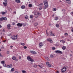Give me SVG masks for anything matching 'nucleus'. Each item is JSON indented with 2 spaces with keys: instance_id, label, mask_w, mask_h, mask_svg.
<instances>
[{
  "instance_id": "f257e3e1",
  "label": "nucleus",
  "mask_w": 73,
  "mask_h": 73,
  "mask_svg": "<svg viewBox=\"0 0 73 73\" xmlns=\"http://www.w3.org/2000/svg\"><path fill=\"white\" fill-rule=\"evenodd\" d=\"M27 58L29 61H31V62H33V61H34V60L33 59H32V58L29 56H27Z\"/></svg>"
},
{
  "instance_id": "f03ea898",
  "label": "nucleus",
  "mask_w": 73,
  "mask_h": 73,
  "mask_svg": "<svg viewBox=\"0 0 73 73\" xmlns=\"http://www.w3.org/2000/svg\"><path fill=\"white\" fill-rule=\"evenodd\" d=\"M68 69V66H65L62 69V72H64L66 71V69Z\"/></svg>"
},
{
  "instance_id": "7ed1b4c3",
  "label": "nucleus",
  "mask_w": 73,
  "mask_h": 73,
  "mask_svg": "<svg viewBox=\"0 0 73 73\" xmlns=\"http://www.w3.org/2000/svg\"><path fill=\"white\" fill-rule=\"evenodd\" d=\"M44 5L46 7H48V3L47 1H45L44 2Z\"/></svg>"
},
{
  "instance_id": "20e7f679",
  "label": "nucleus",
  "mask_w": 73,
  "mask_h": 73,
  "mask_svg": "<svg viewBox=\"0 0 73 73\" xmlns=\"http://www.w3.org/2000/svg\"><path fill=\"white\" fill-rule=\"evenodd\" d=\"M11 38L12 40H16V39L17 38V35H16V36H12Z\"/></svg>"
},
{
  "instance_id": "39448f33",
  "label": "nucleus",
  "mask_w": 73,
  "mask_h": 73,
  "mask_svg": "<svg viewBox=\"0 0 73 73\" xmlns=\"http://www.w3.org/2000/svg\"><path fill=\"white\" fill-rule=\"evenodd\" d=\"M55 53H60V54H62V52L61 51L57 50L55 51Z\"/></svg>"
},
{
  "instance_id": "423d86ee",
  "label": "nucleus",
  "mask_w": 73,
  "mask_h": 73,
  "mask_svg": "<svg viewBox=\"0 0 73 73\" xmlns=\"http://www.w3.org/2000/svg\"><path fill=\"white\" fill-rule=\"evenodd\" d=\"M43 45H44V44L42 42L39 43V46L40 48H41V47L43 46Z\"/></svg>"
},
{
  "instance_id": "0eeeda50",
  "label": "nucleus",
  "mask_w": 73,
  "mask_h": 73,
  "mask_svg": "<svg viewBox=\"0 0 73 73\" xmlns=\"http://www.w3.org/2000/svg\"><path fill=\"white\" fill-rule=\"evenodd\" d=\"M30 52L31 53H32V54H36V52L34 51H30Z\"/></svg>"
},
{
  "instance_id": "6e6552de",
  "label": "nucleus",
  "mask_w": 73,
  "mask_h": 73,
  "mask_svg": "<svg viewBox=\"0 0 73 73\" xmlns=\"http://www.w3.org/2000/svg\"><path fill=\"white\" fill-rule=\"evenodd\" d=\"M17 25L18 27H21L22 26H23V24L22 23H19L17 24Z\"/></svg>"
},
{
  "instance_id": "1a4fd4ad",
  "label": "nucleus",
  "mask_w": 73,
  "mask_h": 73,
  "mask_svg": "<svg viewBox=\"0 0 73 73\" xmlns=\"http://www.w3.org/2000/svg\"><path fill=\"white\" fill-rule=\"evenodd\" d=\"M46 64L47 65V66H48V67H51V66L50 65V64H49V62H46Z\"/></svg>"
},
{
  "instance_id": "9d476101",
  "label": "nucleus",
  "mask_w": 73,
  "mask_h": 73,
  "mask_svg": "<svg viewBox=\"0 0 73 73\" xmlns=\"http://www.w3.org/2000/svg\"><path fill=\"white\" fill-rule=\"evenodd\" d=\"M13 65L12 64H10L7 66V68H12Z\"/></svg>"
},
{
  "instance_id": "9b49d317",
  "label": "nucleus",
  "mask_w": 73,
  "mask_h": 73,
  "mask_svg": "<svg viewBox=\"0 0 73 73\" xmlns=\"http://www.w3.org/2000/svg\"><path fill=\"white\" fill-rule=\"evenodd\" d=\"M1 14L2 15H5V14H6V12L3 11L1 12Z\"/></svg>"
},
{
  "instance_id": "f8f14e48",
  "label": "nucleus",
  "mask_w": 73,
  "mask_h": 73,
  "mask_svg": "<svg viewBox=\"0 0 73 73\" xmlns=\"http://www.w3.org/2000/svg\"><path fill=\"white\" fill-rule=\"evenodd\" d=\"M47 40L48 41H50V42L51 43H52V42H53V40L51 39H47Z\"/></svg>"
},
{
  "instance_id": "ddd939ff",
  "label": "nucleus",
  "mask_w": 73,
  "mask_h": 73,
  "mask_svg": "<svg viewBox=\"0 0 73 73\" xmlns=\"http://www.w3.org/2000/svg\"><path fill=\"white\" fill-rule=\"evenodd\" d=\"M3 4L5 6H6V5H7V3L6 2H3Z\"/></svg>"
},
{
  "instance_id": "4468645a",
  "label": "nucleus",
  "mask_w": 73,
  "mask_h": 73,
  "mask_svg": "<svg viewBox=\"0 0 73 73\" xmlns=\"http://www.w3.org/2000/svg\"><path fill=\"white\" fill-rule=\"evenodd\" d=\"M7 27L8 29H10V27H11V25L9 24L7 26Z\"/></svg>"
},
{
  "instance_id": "2eb2a0df",
  "label": "nucleus",
  "mask_w": 73,
  "mask_h": 73,
  "mask_svg": "<svg viewBox=\"0 0 73 73\" xmlns=\"http://www.w3.org/2000/svg\"><path fill=\"white\" fill-rule=\"evenodd\" d=\"M42 6H43V3H42L38 5V7H42Z\"/></svg>"
},
{
  "instance_id": "dca6fc26",
  "label": "nucleus",
  "mask_w": 73,
  "mask_h": 73,
  "mask_svg": "<svg viewBox=\"0 0 73 73\" xmlns=\"http://www.w3.org/2000/svg\"><path fill=\"white\" fill-rule=\"evenodd\" d=\"M15 1L17 3H20V0H16Z\"/></svg>"
},
{
  "instance_id": "f3484780",
  "label": "nucleus",
  "mask_w": 73,
  "mask_h": 73,
  "mask_svg": "<svg viewBox=\"0 0 73 73\" xmlns=\"http://www.w3.org/2000/svg\"><path fill=\"white\" fill-rule=\"evenodd\" d=\"M60 42H63V43H65V42L64 40H60Z\"/></svg>"
},
{
  "instance_id": "a211bd4d",
  "label": "nucleus",
  "mask_w": 73,
  "mask_h": 73,
  "mask_svg": "<svg viewBox=\"0 0 73 73\" xmlns=\"http://www.w3.org/2000/svg\"><path fill=\"white\" fill-rule=\"evenodd\" d=\"M34 15H35L36 18H37V17H38V15L37 14H35Z\"/></svg>"
},
{
  "instance_id": "6ab92c4d",
  "label": "nucleus",
  "mask_w": 73,
  "mask_h": 73,
  "mask_svg": "<svg viewBox=\"0 0 73 73\" xmlns=\"http://www.w3.org/2000/svg\"><path fill=\"white\" fill-rule=\"evenodd\" d=\"M50 56L51 58H53L54 57V55H52V54H51Z\"/></svg>"
},
{
  "instance_id": "aec40b11",
  "label": "nucleus",
  "mask_w": 73,
  "mask_h": 73,
  "mask_svg": "<svg viewBox=\"0 0 73 73\" xmlns=\"http://www.w3.org/2000/svg\"><path fill=\"white\" fill-rule=\"evenodd\" d=\"M21 8L22 9H24L25 8V6L24 5H22L21 6Z\"/></svg>"
},
{
  "instance_id": "412c9836",
  "label": "nucleus",
  "mask_w": 73,
  "mask_h": 73,
  "mask_svg": "<svg viewBox=\"0 0 73 73\" xmlns=\"http://www.w3.org/2000/svg\"><path fill=\"white\" fill-rule=\"evenodd\" d=\"M62 49L63 50H65V49H66V46H63L62 47Z\"/></svg>"
},
{
  "instance_id": "4be33fe9",
  "label": "nucleus",
  "mask_w": 73,
  "mask_h": 73,
  "mask_svg": "<svg viewBox=\"0 0 73 73\" xmlns=\"http://www.w3.org/2000/svg\"><path fill=\"white\" fill-rule=\"evenodd\" d=\"M56 27H57V28H58V27H59V24H56Z\"/></svg>"
},
{
  "instance_id": "5701e85b",
  "label": "nucleus",
  "mask_w": 73,
  "mask_h": 73,
  "mask_svg": "<svg viewBox=\"0 0 73 73\" xmlns=\"http://www.w3.org/2000/svg\"><path fill=\"white\" fill-rule=\"evenodd\" d=\"M52 34H53V32H52V31H51L50 33V36H52Z\"/></svg>"
},
{
  "instance_id": "b1692460",
  "label": "nucleus",
  "mask_w": 73,
  "mask_h": 73,
  "mask_svg": "<svg viewBox=\"0 0 73 73\" xmlns=\"http://www.w3.org/2000/svg\"><path fill=\"white\" fill-rule=\"evenodd\" d=\"M3 20H7V18L6 17H3Z\"/></svg>"
},
{
  "instance_id": "393cba45",
  "label": "nucleus",
  "mask_w": 73,
  "mask_h": 73,
  "mask_svg": "<svg viewBox=\"0 0 73 73\" xmlns=\"http://www.w3.org/2000/svg\"><path fill=\"white\" fill-rule=\"evenodd\" d=\"M30 18L31 19H33V16L32 15H30Z\"/></svg>"
},
{
  "instance_id": "a878e982",
  "label": "nucleus",
  "mask_w": 73,
  "mask_h": 73,
  "mask_svg": "<svg viewBox=\"0 0 73 73\" xmlns=\"http://www.w3.org/2000/svg\"><path fill=\"white\" fill-rule=\"evenodd\" d=\"M34 25H35V27H37V25H38V23H35Z\"/></svg>"
},
{
  "instance_id": "bb28decb",
  "label": "nucleus",
  "mask_w": 73,
  "mask_h": 73,
  "mask_svg": "<svg viewBox=\"0 0 73 73\" xmlns=\"http://www.w3.org/2000/svg\"><path fill=\"white\" fill-rule=\"evenodd\" d=\"M21 45H23V46H24V45H25V43H21Z\"/></svg>"
},
{
  "instance_id": "cd10ccee",
  "label": "nucleus",
  "mask_w": 73,
  "mask_h": 73,
  "mask_svg": "<svg viewBox=\"0 0 73 73\" xmlns=\"http://www.w3.org/2000/svg\"><path fill=\"white\" fill-rule=\"evenodd\" d=\"M13 60H16V57L15 56H13L12 58Z\"/></svg>"
},
{
  "instance_id": "c85d7f7f",
  "label": "nucleus",
  "mask_w": 73,
  "mask_h": 73,
  "mask_svg": "<svg viewBox=\"0 0 73 73\" xmlns=\"http://www.w3.org/2000/svg\"><path fill=\"white\" fill-rule=\"evenodd\" d=\"M58 19V17H56L55 18V20H57Z\"/></svg>"
},
{
  "instance_id": "c756f323",
  "label": "nucleus",
  "mask_w": 73,
  "mask_h": 73,
  "mask_svg": "<svg viewBox=\"0 0 73 73\" xmlns=\"http://www.w3.org/2000/svg\"><path fill=\"white\" fill-rule=\"evenodd\" d=\"M29 7H32V5L31 4H29Z\"/></svg>"
},
{
  "instance_id": "7c9ffc66",
  "label": "nucleus",
  "mask_w": 73,
  "mask_h": 73,
  "mask_svg": "<svg viewBox=\"0 0 73 73\" xmlns=\"http://www.w3.org/2000/svg\"><path fill=\"white\" fill-rule=\"evenodd\" d=\"M3 66H4V67H7V65H6V64H3Z\"/></svg>"
},
{
  "instance_id": "2f4dec72",
  "label": "nucleus",
  "mask_w": 73,
  "mask_h": 73,
  "mask_svg": "<svg viewBox=\"0 0 73 73\" xmlns=\"http://www.w3.org/2000/svg\"><path fill=\"white\" fill-rule=\"evenodd\" d=\"M22 72L23 73H26V71L25 70H23L22 71Z\"/></svg>"
},
{
  "instance_id": "473e14b6",
  "label": "nucleus",
  "mask_w": 73,
  "mask_h": 73,
  "mask_svg": "<svg viewBox=\"0 0 73 73\" xmlns=\"http://www.w3.org/2000/svg\"><path fill=\"white\" fill-rule=\"evenodd\" d=\"M25 19H28V16H27V15H26L25 16Z\"/></svg>"
},
{
  "instance_id": "72a5a7b5",
  "label": "nucleus",
  "mask_w": 73,
  "mask_h": 73,
  "mask_svg": "<svg viewBox=\"0 0 73 73\" xmlns=\"http://www.w3.org/2000/svg\"><path fill=\"white\" fill-rule=\"evenodd\" d=\"M3 17L0 18V21H3Z\"/></svg>"
},
{
  "instance_id": "f704fd0d",
  "label": "nucleus",
  "mask_w": 73,
  "mask_h": 73,
  "mask_svg": "<svg viewBox=\"0 0 73 73\" xmlns=\"http://www.w3.org/2000/svg\"><path fill=\"white\" fill-rule=\"evenodd\" d=\"M45 58L46 59V60H49V58L47 57H46Z\"/></svg>"
},
{
  "instance_id": "c9c22d12",
  "label": "nucleus",
  "mask_w": 73,
  "mask_h": 73,
  "mask_svg": "<svg viewBox=\"0 0 73 73\" xmlns=\"http://www.w3.org/2000/svg\"><path fill=\"white\" fill-rule=\"evenodd\" d=\"M11 70L12 72H13V71H14L15 70V69L13 68H12L11 69Z\"/></svg>"
},
{
  "instance_id": "e433bc0d",
  "label": "nucleus",
  "mask_w": 73,
  "mask_h": 73,
  "mask_svg": "<svg viewBox=\"0 0 73 73\" xmlns=\"http://www.w3.org/2000/svg\"><path fill=\"white\" fill-rule=\"evenodd\" d=\"M56 8H54L53 9V11H56Z\"/></svg>"
},
{
  "instance_id": "4c0bfd02",
  "label": "nucleus",
  "mask_w": 73,
  "mask_h": 73,
  "mask_svg": "<svg viewBox=\"0 0 73 73\" xmlns=\"http://www.w3.org/2000/svg\"><path fill=\"white\" fill-rule=\"evenodd\" d=\"M55 35H56V34H55L53 33V34H52V36H55Z\"/></svg>"
},
{
  "instance_id": "58836bf2",
  "label": "nucleus",
  "mask_w": 73,
  "mask_h": 73,
  "mask_svg": "<svg viewBox=\"0 0 73 73\" xmlns=\"http://www.w3.org/2000/svg\"><path fill=\"white\" fill-rule=\"evenodd\" d=\"M64 35L65 36H68V33H66L64 34Z\"/></svg>"
},
{
  "instance_id": "ea45409f",
  "label": "nucleus",
  "mask_w": 73,
  "mask_h": 73,
  "mask_svg": "<svg viewBox=\"0 0 73 73\" xmlns=\"http://www.w3.org/2000/svg\"><path fill=\"white\" fill-rule=\"evenodd\" d=\"M37 15H38H38L39 16H40V15H41V14L40 13H37Z\"/></svg>"
},
{
  "instance_id": "a19ab883",
  "label": "nucleus",
  "mask_w": 73,
  "mask_h": 73,
  "mask_svg": "<svg viewBox=\"0 0 73 73\" xmlns=\"http://www.w3.org/2000/svg\"><path fill=\"white\" fill-rule=\"evenodd\" d=\"M34 68H36V67H37V65H36V64L34 65Z\"/></svg>"
},
{
  "instance_id": "79ce46f5",
  "label": "nucleus",
  "mask_w": 73,
  "mask_h": 73,
  "mask_svg": "<svg viewBox=\"0 0 73 73\" xmlns=\"http://www.w3.org/2000/svg\"><path fill=\"white\" fill-rule=\"evenodd\" d=\"M5 62H4V61H2L1 62V64H4Z\"/></svg>"
},
{
  "instance_id": "37998d69",
  "label": "nucleus",
  "mask_w": 73,
  "mask_h": 73,
  "mask_svg": "<svg viewBox=\"0 0 73 73\" xmlns=\"http://www.w3.org/2000/svg\"><path fill=\"white\" fill-rule=\"evenodd\" d=\"M52 50H54L55 49V47H53L52 48Z\"/></svg>"
},
{
  "instance_id": "c03bdc74",
  "label": "nucleus",
  "mask_w": 73,
  "mask_h": 73,
  "mask_svg": "<svg viewBox=\"0 0 73 73\" xmlns=\"http://www.w3.org/2000/svg\"><path fill=\"white\" fill-rule=\"evenodd\" d=\"M23 48L25 49H27V47L26 46H24Z\"/></svg>"
},
{
  "instance_id": "a18cd8bd",
  "label": "nucleus",
  "mask_w": 73,
  "mask_h": 73,
  "mask_svg": "<svg viewBox=\"0 0 73 73\" xmlns=\"http://www.w3.org/2000/svg\"><path fill=\"white\" fill-rule=\"evenodd\" d=\"M12 25H15L16 24H15V23H12Z\"/></svg>"
},
{
  "instance_id": "49530a36",
  "label": "nucleus",
  "mask_w": 73,
  "mask_h": 73,
  "mask_svg": "<svg viewBox=\"0 0 73 73\" xmlns=\"http://www.w3.org/2000/svg\"><path fill=\"white\" fill-rule=\"evenodd\" d=\"M8 35L9 36H11V34H8Z\"/></svg>"
},
{
  "instance_id": "de8ad7c7",
  "label": "nucleus",
  "mask_w": 73,
  "mask_h": 73,
  "mask_svg": "<svg viewBox=\"0 0 73 73\" xmlns=\"http://www.w3.org/2000/svg\"><path fill=\"white\" fill-rule=\"evenodd\" d=\"M1 49H4V47L3 46H2L1 47Z\"/></svg>"
},
{
  "instance_id": "09e8293b",
  "label": "nucleus",
  "mask_w": 73,
  "mask_h": 73,
  "mask_svg": "<svg viewBox=\"0 0 73 73\" xmlns=\"http://www.w3.org/2000/svg\"><path fill=\"white\" fill-rule=\"evenodd\" d=\"M15 60L16 61H19V60L17 59H15Z\"/></svg>"
},
{
  "instance_id": "8fccbe9b",
  "label": "nucleus",
  "mask_w": 73,
  "mask_h": 73,
  "mask_svg": "<svg viewBox=\"0 0 73 73\" xmlns=\"http://www.w3.org/2000/svg\"><path fill=\"white\" fill-rule=\"evenodd\" d=\"M68 4H71V2L70 1H69L68 2Z\"/></svg>"
},
{
  "instance_id": "3c124183",
  "label": "nucleus",
  "mask_w": 73,
  "mask_h": 73,
  "mask_svg": "<svg viewBox=\"0 0 73 73\" xmlns=\"http://www.w3.org/2000/svg\"><path fill=\"white\" fill-rule=\"evenodd\" d=\"M7 54H9V51H7Z\"/></svg>"
},
{
  "instance_id": "603ef678",
  "label": "nucleus",
  "mask_w": 73,
  "mask_h": 73,
  "mask_svg": "<svg viewBox=\"0 0 73 73\" xmlns=\"http://www.w3.org/2000/svg\"><path fill=\"white\" fill-rule=\"evenodd\" d=\"M42 9V8L40 7L39 9V10H41Z\"/></svg>"
},
{
  "instance_id": "864d4df0",
  "label": "nucleus",
  "mask_w": 73,
  "mask_h": 73,
  "mask_svg": "<svg viewBox=\"0 0 73 73\" xmlns=\"http://www.w3.org/2000/svg\"><path fill=\"white\" fill-rule=\"evenodd\" d=\"M5 2H7L8 0H4Z\"/></svg>"
},
{
  "instance_id": "5fc2aeb1",
  "label": "nucleus",
  "mask_w": 73,
  "mask_h": 73,
  "mask_svg": "<svg viewBox=\"0 0 73 73\" xmlns=\"http://www.w3.org/2000/svg\"><path fill=\"white\" fill-rule=\"evenodd\" d=\"M0 56L1 57H3V56L1 54H0Z\"/></svg>"
},
{
  "instance_id": "6e6d98bb",
  "label": "nucleus",
  "mask_w": 73,
  "mask_h": 73,
  "mask_svg": "<svg viewBox=\"0 0 73 73\" xmlns=\"http://www.w3.org/2000/svg\"><path fill=\"white\" fill-rule=\"evenodd\" d=\"M23 25H24V26H25L26 25V24H25L23 23Z\"/></svg>"
},
{
  "instance_id": "4d7b16f0",
  "label": "nucleus",
  "mask_w": 73,
  "mask_h": 73,
  "mask_svg": "<svg viewBox=\"0 0 73 73\" xmlns=\"http://www.w3.org/2000/svg\"><path fill=\"white\" fill-rule=\"evenodd\" d=\"M18 71H16L15 72V73H18Z\"/></svg>"
},
{
  "instance_id": "13d9d810",
  "label": "nucleus",
  "mask_w": 73,
  "mask_h": 73,
  "mask_svg": "<svg viewBox=\"0 0 73 73\" xmlns=\"http://www.w3.org/2000/svg\"><path fill=\"white\" fill-rule=\"evenodd\" d=\"M62 11H65V10L64 9H63L62 10Z\"/></svg>"
},
{
  "instance_id": "bf43d9fd",
  "label": "nucleus",
  "mask_w": 73,
  "mask_h": 73,
  "mask_svg": "<svg viewBox=\"0 0 73 73\" xmlns=\"http://www.w3.org/2000/svg\"><path fill=\"white\" fill-rule=\"evenodd\" d=\"M70 13L71 15H73V12H71Z\"/></svg>"
},
{
  "instance_id": "052dcab7",
  "label": "nucleus",
  "mask_w": 73,
  "mask_h": 73,
  "mask_svg": "<svg viewBox=\"0 0 73 73\" xmlns=\"http://www.w3.org/2000/svg\"><path fill=\"white\" fill-rule=\"evenodd\" d=\"M2 28V26L0 25V28Z\"/></svg>"
},
{
  "instance_id": "680f3d73",
  "label": "nucleus",
  "mask_w": 73,
  "mask_h": 73,
  "mask_svg": "<svg viewBox=\"0 0 73 73\" xmlns=\"http://www.w3.org/2000/svg\"><path fill=\"white\" fill-rule=\"evenodd\" d=\"M72 32H73V28L71 29Z\"/></svg>"
},
{
  "instance_id": "e2e57ef3",
  "label": "nucleus",
  "mask_w": 73,
  "mask_h": 73,
  "mask_svg": "<svg viewBox=\"0 0 73 73\" xmlns=\"http://www.w3.org/2000/svg\"><path fill=\"white\" fill-rule=\"evenodd\" d=\"M56 73H59V71H57L56 72Z\"/></svg>"
},
{
  "instance_id": "0e129e2a",
  "label": "nucleus",
  "mask_w": 73,
  "mask_h": 73,
  "mask_svg": "<svg viewBox=\"0 0 73 73\" xmlns=\"http://www.w3.org/2000/svg\"><path fill=\"white\" fill-rule=\"evenodd\" d=\"M19 59H21V56H19Z\"/></svg>"
},
{
  "instance_id": "69168bd1",
  "label": "nucleus",
  "mask_w": 73,
  "mask_h": 73,
  "mask_svg": "<svg viewBox=\"0 0 73 73\" xmlns=\"http://www.w3.org/2000/svg\"><path fill=\"white\" fill-rule=\"evenodd\" d=\"M6 40H3V42H5V41H6Z\"/></svg>"
},
{
  "instance_id": "338daca9",
  "label": "nucleus",
  "mask_w": 73,
  "mask_h": 73,
  "mask_svg": "<svg viewBox=\"0 0 73 73\" xmlns=\"http://www.w3.org/2000/svg\"><path fill=\"white\" fill-rule=\"evenodd\" d=\"M72 56V54H70V57H71V56Z\"/></svg>"
},
{
  "instance_id": "774afa93",
  "label": "nucleus",
  "mask_w": 73,
  "mask_h": 73,
  "mask_svg": "<svg viewBox=\"0 0 73 73\" xmlns=\"http://www.w3.org/2000/svg\"><path fill=\"white\" fill-rule=\"evenodd\" d=\"M3 32H5V30H4V29H3Z\"/></svg>"
}]
</instances>
